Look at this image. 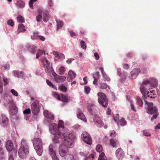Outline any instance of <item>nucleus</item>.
<instances>
[{
	"label": "nucleus",
	"instance_id": "obj_28",
	"mask_svg": "<svg viewBox=\"0 0 160 160\" xmlns=\"http://www.w3.org/2000/svg\"><path fill=\"white\" fill-rule=\"evenodd\" d=\"M99 70L101 71L104 80L107 81H110V78L106 75L103 70V68L101 67H100L99 68Z\"/></svg>",
	"mask_w": 160,
	"mask_h": 160
},
{
	"label": "nucleus",
	"instance_id": "obj_2",
	"mask_svg": "<svg viewBox=\"0 0 160 160\" xmlns=\"http://www.w3.org/2000/svg\"><path fill=\"white\" fill-rule=\"evenodd\" d=\"M75 138V136L74 134L70 133L68 135V137H65L63 138L58 150L61 156L64 158L68 154V148H72L74 146V140Z\"/></svg>",
	"mask_w": 160,
	"mask_h": 160
},
{
	"label": "nucleus",
	"instance_id": "obj_63",
	"mask_svg": "<svg viewBox=\"0 0 160 160\" xmlns=\"http://www.w3.org/2000/svg\"><path fill=\"white\" fill-rule=\"evenodd\" d=\"M2 67H3L4 69L6 70H8L10 68L9 65L8 64L3 65L2 66Z\"/></svg>",
	"mask_w": 160,
	"mask_h": 160
},
{
	"label": "nucleus",
	"instance_id": "obj_54",
	"mask_svg": "<svg viewBox=\"0 0 160 160\" xmlns=\"http://www.w3.org/2000/svg\"><path fill=\"white\" fill-rule=\"evenodd\" d=\"M91 90L90 88L87 86H85L84 87V91L86 94H88Z\"/></svg>",
	"mask_w": 160,
	"mask_h": 160
},
{
	"label": "nucleus",
	"instance_id": "obj_56",
	"mask_svg": "<svg viewBox=\"0 0 160 160\" xmlns=\"http://www.w3.org/2000/svg\"><path fill=\"white\" fill-rule=\"evenodd\" d=\"M37 0H30L29 2V7L32 9L33 8V2L37 1Z\"/></svg>",
	"mask_w": 160,
	"mask_h": 160
},
{
	"label": "nucleus",
	"instance_id": "obj_22",
	"mask_svg": "<svg viewBox=\"0 0 160 160\" xmlns=\"http://www.w3.org/2000/svg\"><path fill=\"white\" fill-rule=\"evenodd\" d=\"M12 74L14 77L18 78H20L21 77L23 78L25 75V73L23 72H20L18 71H13L12 72Z\"/></svg>",
	"mask_w": 160,
	"mask_h": 160
},
{
	"label": "nucleus",
	"instance_id": "obj_25",
	"mask_svg": "<svg viewBox=\"0 0 160 160\" xmlns=\"http://www.w3.org/2000/svg\"><path fill=\"white\" fill-rule=\"evenodd\" d=\"M43 114L47 119H48L50 120H52L54 119L53 115L47 110L44 111Z\"/></svg>",
	"mask_w": 160,
	"mask_h": 160
},
{
	"label": "nucleus",
	"instance_id": "obj_60",
	"mask_svg": "<svg viewBox=\"0 0 160 160\" xmlns=\"http://www.w3.org/2000/svg\"><path fill=\"white\" fill-rule=\"evenodd\" d=\"M8 24L12 27L13 26L14 22L13 21L12 19L8 20L7 22Z\"/></svg>",
	"mask_w": 160,
	"mask_h": 160
},
{
	"label": "nucleus",
	"instance_id": "obj_20",
	"mask_svg": "<svg viewBox=\"0 0 160 160\" xmlns=\"http://www.w3.org/2000/svg\"><path fill=\"white\" fill-rule=\"evenodd\" d=\"M76 76V73L72 70H69L67 77V80L71 82Z\"/></svg>",
	"mask_w": 160,
	"mask_h": 160
},
{
	"label": "nucleus",
	"instance_id": "obj_44",
	"mask_svg": "<svg viewBox=\"0 0 160 160\" xmlns=\"http://www.w3.org/2000/svg\"><path fill=\"white\" fill-rule=\"evenodd\" d=\"M46 82L47 84L50 87L52 88H54L55 89H57V87L56 86H54L53 84L52 83V82L49 80H47Z\"/></svg>",
	"mask_w": 160,
	"mask_h": 160
},
{
	"label": "nucleus",
	"instance_id": "obj_34",
	"mask_svg": "<svg viewBox=\"0 0 160 160\" xmlns=\"http://www.w3.org/2000/svg\"><path fill=\"white\" fill-rule=\"evenodd\" d=\"M18 32L17 34L20 32H23L26 31V29L25 28L24 26L22 24H20L18 25Z\"/></svg>",
	"mask_w": 160,
	"mask_h": 160
},
{
	"label": "nucleus",
	"instance_id": "obj_48",
	"mask_svg": "<svg viewBox=\"0 0 160 160\" xmlns=\"http://www.w3.org/2000/svg\"><path fill=\"white\" fill-rule=\"evenodd\" d=\"M11 93L15 97H18V92L14 89H12L10 91Z\"/></svg>",
	"mask_w": 160,
	"mask_h": 160
},
{
	"label": "nucleus",
	"instance_id": "obj_33",
	"mask_svg": "<svg viewBox=\"0 0 160 160\" xmlns=\"http://www.w3.org/2000/svg\"><path fill=\"white\" fill-rule=\"evenodd\" d=\"M38 15L36 17V20L38 22H39L42 18V9H39L38 10Z\"/></svg>",
	"mask_w": 160,
	"mask_h": 160
},
{
	"label": "nucleus",
	"instance_id": "obj_50",
	"mask_svg": "<svg viewBox=\"0 0 160 160\" xmlns=\"http://www.w3.org/2000/svg\"><path fill=\"white\" fill-rule=\"evenodd\" d=\"M81 47L83 49L86 50V46L85 42L83 41H81L80 42Z\"/></svg>",
	"mask_w": 160,
	"mask_h": 160
},
{
	"label": "nucleus",
	"instance_id": "obj_1",
	"mask_svg": "<svg viewBox=\"0 0 160 160\" xmlns=\"http://www.w3.org/2000/svg\"><path fill=\"white\" fill-rule=\"evenodd\" d=\"M158 85V81L155 78L152 77L144 79L140 87V91L142 94V96L151 98H155V97L150 96L149 95V91L148 90L152 87L156 88Z\"/></svg>",
	"mask_w": 160,
	"mask_h": 160
},
{
	"label": "nucleus",
	"instance_id": "obj_30",
	"mask_svg": "<svg viewBox=\"0 0 160 160\" xmlns=\"http://www.w3.org/2000/svg\"><path fill=\"white\" fill-rule=\"evenodd\" d=\"M110 145L113 147H116L119 145L118 141L113 139H111L110 140Z\"/></svg>",
	"mask_w": 160,
	"mask_h": 160
},
{
	"label": "nucleus",
	"instance_id": "obj_43",
	"mask_svg": "<svg viewBox=\"0 0 160 160\" xmlns=\"http://www.w3.org/2000/svg\"><path fill=\"white\" fill-rule=\"evenodd\" d=\"M17 20L18 22H24V18L21 15H19L17 17Z\"/></svg>",
	"mask_w": 160,
	"mask_h": 160
},
{
	"label": "nucleus",
	"instance_id": "obj_18",
	"mask_svg": "<svg viewBox=\"0 0 160 160\" xmlns=\"http://www.w3.org/2000/svg\"><path fill=\"white\" fill-rule=\"evenodd\" d=\"M116 155L118 160H121L123 158L124 154L122 150L120 148L118 149L116 151Z\"/></svg>",
	"mask_w": 160,
	"mask_h": 160
},
{
	"label": "nucleus",
	"instance_id": "obj_9",
	"mask_svg": "<svg viewBox=\"0 0 160 160\" xmlns=\"http://www.w3.org/2000/svg\"><path fill=\"white\" fill-rule=\"evenodd\" d=\"M49 154L52 160H59L56 155V147L54 144H51L49 147Z\"/></svg>",
	"mask_w": 160,
	"mask_h": 160
},
{
	"label": "nucleus",
	"instance_id": "obj_5",
	"mask_svg": "<svg viewBox=\"0 0 160 160\" xmlns=\"http://www.w3.org/2000/svg\"><path fill=\"white\" fill-rule=\"evenodd\" d=\"M41 104L38 101L36 100L31 104V108L32 114L34 115H37L38 114L40 110Z\"/></svg>",
	"mask_w": 160,
	"mask_h": 160
},
{
	"label": "nucleus",
	"instance_id": "obj_61",
	"mask_svg": "<svg viewBox=\"0 0 160 160\" xmlns=\"http://www.w3.org/2000/svg\"><path fill=\"white\" fill-rule=\"evenodd\" d=\"M143 134L145 136H151V134L149 132H148L147 130H144L143 132Z\"/></svg>",
	"mask_w": 160,
	"mask_h": 160
},
{
	"label": "nucleus",
	"instance_id": "obj_55",
	"mask_svg": "<svg viewBox=\"0 0 160 160\" xmlns=\"http://www.w3.org/2000/svg\"><path fill=\"white\" fill-rule=\"evenodd\" d=\"M59 89L60 90H61L64 92H66L67 90V88L63 85H61L59 87Z\"/></svg>",
	"mask_w": 160,
	"mask_h": 160
},
{
	"label": "nucleus",
	"instance_id": "obj_24",
	"mask_svg": "<svg viewBox=\"0 0 160 160\" xmlns=\"http://www.w3.org/2000/svg\"><path fill=\"white\" fill-rule=\"evenodd\" d=\"M20 148L25 149L29 150L28 144L27 140L24 138L21 139V147Z\"/></svg>",
	"mask_w": 160,
	"mask_h": 160
},
{
	"label": "nucleus",
	"instance_id": "obj_7",
	"mask_svg": "<svg viewBox=\"0 0 160 160\" xmlns=\"http://www.w3.org/2000/svg\"><path fill=\"white\" fill-rule=\"evenodd\" d=\"M43 63L45 69V71L48 74H51L54 72L52 68V66L50 62H49L46 58L44 57L43 60Z\"/></svg>",
	"mask_w": 160,
	"mask_h": 160
},
{
	"label": "nucleus",
	"instance_id": "obj_19",
	"mask_svg": "<svg viewBox=\"0 0 160 160\" xmlns=\"http://www.w3.org/2000/svg\"><path fill=\"white\" fill-rule=\"evenodd\" d=\"M34 147L42 146V142L41 139L38 138H35L32 141Z\"/></svg>",
	"mask_w": 160,
	"mask_h": 160
},
{
	"label": "nucleus",
	"instance_id": "obj_31",
	"mask_svg": "<svg viewBox=\"0 0 160 160\" xmlns=\"http://www.w3.org/2000/svg\"><path fill=\"white\" fill-rule=\"evenodd\" d=\"M16 5L18 7L22 9L25 7V3L23 1L19 0L17 2Z\"/></svg>",
	"mask_w": 160,
	"mask_h": 160
},
{
	"label": "nucleus",
	"instance_id": "obj_12",
	"mask_svg": "<svg viewBox=\"0 0 160 160\" xmlns=\"http://www.w3.org/2000/svg\"><path fill=\"white\" fill-rule=\"evenodd\" d=\"M5 145L7 150L8 152L12 151V153L11 154H12V153L14 154H17V151L15 150H13V142L12 141L10 140L6 142Z\"/></svg>",
	"mask_w": 160,
	"mask_h": 160
},
{
	"label": "nucleus",
	"instance_id": "obj_15",
	"mask_svg": "<svg viewBox=\"0 0 160 160\" xmlns=\"http://www.w3.org/2000/svg\"><path fill=\"white\" fill-rule=\"evenodd\" d=\"M3 82L4 86L7 85L9 82V80L5 77H3L2 78L0 77V93L2 94L3 90V87L2 81Z\"/></svg>",
	"mask_w": 160,
	"mask_h": 160
},
{
	"label": "nucleus",
	"instance_id": "obj_23",
	"mask_svg": "<svg viewBox=\"0 0 160 160\" xmlns=\"http://www.w3.org/2000/svg\"><path fill=\"white\" fill-rule=\"evenodd\" d=\"M42 12L43 13V20L44 22H47L49 21L50 18V16L47 11L42 10Z\"/></svg>",
	"mask_w": 160,
	"mask_h": 160
},
{
	"label": "nucleus",
	"instance_id": "obj_13",
	"mask_svg": "<svg viewBox=\"0 0 160 160\" xmlns=\"http://www.w3.org/2000/svg\"><path fill=\"white\" fill-rule=\"evenodd\" d=\"M52 74L54 77L55 81L58 83L63 82L66 79V77L65 76H58L55 72H53Z\"/></svg>",
	"mask_w": 160,
	"mask_h": 160
},
{
	"label": "nucleus",
	"instance_id": "obj_53",
	"mask_svg": "<svg viewBox=\"0 0 160 160\" xmlns=\"http://www.w3.org/2000/svg\"><path fill=\"white\" fill-rule=\"evenodd\" d=\"M2 145L3 143L2 142L0 138V152L2 153V155L3 156V152L2 151ZM4 158V157L2 156L1 157V158Z\"/></svg>",
	"mask_w": 160,
	"mask_h": 160
},
{
	"label": "nucleus",
	"instance_id": "obj_11",
	"mask_svg": "<svg viewBox=\"0 0 160 160\" xmlns=\"http://www.w3.org/2000/svg\"><path fill=\"white\" fill-rule=\"evenodd\" d=\"M82 138L83 141L87 144L91 145L92 140L90 135L86 132H84L82 134Z\"/></svg>",
	"mask_w": 160,
	"mask_h": 160
},
{
	"label": "nucleus",
	"instance_id": "obj_58",
	"mask_svg": "<svg viewBox=\"0 0 160 160\" xmlns=\"http://www.w3.org/2000/svg\"><path fill=\"white\" fill-rule=\"evenodd\" d=\"M117 71L118 75L120 77H122V73L121 69L119 68H118Z\"/></svg>",
	"mask_w": 160,
	"mask_h": 160
},
{
	"label": "nucleus",
	"instance_id": "obj_57",
	"mask_svg": "<svg viewBox=\"0 0 160 160\" xmlns=\"http://www.w3.org/2000/svg\"><path fill=\"white\" fill-rule=\"evenodd\" d=\"M93 106L92 105L89 106L88 105V110L89 112L91 114L93 115V114L92 113V108H93Z\"/></svg>",
	"mask_w": 160,
	"mask_h": 160
},
{
	"label": "nucleus",
	"instance_id": "obj_16",
	"mask_svg": "<svg viewBox=\"0 0 160 160\" xmlns=\"http://www.w3.org/2000/svg\"><path fill=\"white\" fill-rule=\"evenodd\" d=\"M29 153V150L19 148L18 150V156L21 158H23L26 157Z\"/></svg>",
	"mask_w": 160,
	"mask_h": 160
},
{
	"label": "nucleus",
	"instance_id": "obj_52",
	"mask_svg": "<svg viewBox=\"0 0 160 160\" xmlns=\"http://www.w3.org/2000/svg\"><path fill=\"white\" fill-rule=\"evenodd\" d=\"M38 34V32H33V35L31 36V38L32 39H38L39 38V36L36 34Z\"/></svg>",
	"mask_w": 160,
	"mask_h": 160
},
{
	"label": "nucleus",
	"instance_id": "obj_41",
	"mask_svg": "<svg viewBox=\"0 0 160 160\" xmlns=\"http://www.w3.org/2000/svg\"><path fill=\"white\" fill-rule=\"evenodd\" d=\"M100 88L102 89H106L107 90H109V87L106 83H102L100 84Z\"/></svg>",
	"mask_w": 160,
	"mask_h": 160
},
{
	"label": "nucleus",
	"instance_id": "obj_37",
	"mask_svg": "<svg viewBox=\"0 0 160 160\" xmlns=\"http://www.w3.org/2000/svg\"><path fill=\"white\" fill-rule=\"evenodd\" d=\"M63 160H75L73 156L71 154H68L63 159Z\"/></svg>",
	"mask_w": 160,
	"mask_h": 160
},
{
	"label": "nucleus",
	"instance_id": "obj_62",
	"mask_svg": "<svg viewBox=\"0 0 160 160\" xmlns=\"http://www.w3.org/2000/svg\"><path fill=\"white\" fill-rule=\"evenodd\" d=\"M58 57L61 59H64L65 58V56L62 53H59Z\"/></svg>",
	"mask_w": 160,
	"mask_h": 160
},
{
	"label": "nucleus",
	"instance_id": "obj_36",
	"mask_svg": "<svg viewBox=\"0 0 160 160\" xmlns=\"http://www.w3.org/2000/svg\"><path fill=\"white\" fill-rule=\"evenodd\" d=\"M138 106L142 107L143 106V101L142 99L139 97H137L136 98Z\"/></svg>",
	"mask_w": 160,
	"mask_h": 160
},
{
	"label": "nucleus",
	"instance_id": "obj_64",
	"mask_svg": "<svg viewBox=\"0 0 160 160\" xmlns=\"http://www.w3.org/2000/svg\"><path fill=\"white\" fill-rule=\"evenodd\" d=\"M59 53H58V52L56 51H53L52 52V54L56 58L58 57Z\"/></svg>",
	"mask_w": 160,
	"mask_h": 160
},
{
	"label": "nucleus",
	"instance_id": "obj_6",
	"mask_svg": "<svg viewBox=\"0 0 160 160\" xmlns=\"http://www.w3.org/2000/svg\"><path fill=\"white\" fill-rule=\"evenodd\" d=\"M59 130L61 131V132L63 134V138L65 137H68V129L65 127L64 126V122L61 120H59L58 122V125Z\"/></svg>",
	"mask_w": 160,
	"mask_h": 160
},
{
	"label": "nucleus",
	"instance_id": "obj_46",
	"mask_svg": "<svg viewBox=\"0 0 160 160\" xmlns=\"http://www.w3.org/2000/svg\"><path fill=\"white\" fill-rule=\"evenodd\" d=\"M43 53V52L41 50L39 49L37 51L36 54V58L38 59L40 56Z\"/></svg>",
	"mask_w": 160,
	"mask_h": 160
},
{
	"label": "nucleus",
	"instance_id": "obj_38",
	"mask_svg": "<svg viewBox=\"0 0 160 160\" xmlns=\"http://www.w3.org/2000/svg\"><path fill=\"white\" fill-rule=\"evenodd\" d=\"M127 122L125 121V119L123 118H122L118 122V125H120L122 126H124L126 124Z\"/></svg>",
	"mask_w": 160,
	"mask_h": 160
},
{
	"label": "nucleus",
	"instance_id": "obj_26",
	"mask_svg": "<svg viewBox=\"0 0 160 160\" xmlns=\"http://www.w3.org/2000/svg\"><path fill=\"white\" fill-rule=\"evenodd\" d=\"M28 50L31 53H34L37 50V48L35 45L29 44L27 46Z\"/></svg>",
	"mask_w": 160,
	"mask_h": 160
},
{
	"label": "nucleus",
	"instance_id": "obj_10",
	"mask_svg": "<svg viewBox=\"0 0 160 160\" xmlns=\"http://www.w3.org/2000/svg\"><path fill=\"white\" fill-rule=\"evenodd\" d=\"M8 105L10 114L12 115L16 114L18 112V109L12 99L9 101Z\"/></svg>",
	"mask_w": 160,
	"mask_h": 160
},
{
	"label": "nucleus",
	"instance_id": "obj_59",
	"mask_svg": "<svg viewBox=\"0 0 160 160\" xmlns=\"http://www.w3.org/2000/svg\"><path fill=\"white\" fill-rule=\"evenodd\" d=\"M73 58H70L66 61V62L68 64H70L72 63V62L74 60Z\"/></svg>",
	"mask_w": 160,
	"mask_h": 160
},
{
	"label": "nucleus",
	"instance_id": "obj_27",
	"mask_svg": "<svg viewBox=\"0 0 160 160\" xmlns=\"http://www.w3.org/2000/svg\"><path fill=\"white\" fill-rule=\"evenodd\" d=\"M77 117L78 118L83 121L85 122H86L87 120L83 114L79 110L77 112Z\"/></svg>",
	"mask_w": 160,
	"mask_h": 160
},
{
	"label": "nucleus",
	"instance_id": "obj_45",
	"mask_svg": "<svg viewBox=\"0 0 160 160\" xmlns=\"http://www.w3.org/2000/svg\"><path fill=\"white\" fill-rule=\"evenodd\" d=\"M31 112V110L29 108L26 109L23 111V113L24 116H26L28 114H30Z\"/></svg>",
	"mask_w": 160,
	"mask_h": 160
},
{
	"label": "nucleus",
	"instance_id": "obj_40",
	"mask_svg": "<svg viewBox=\"0 0 160 160\" xmlns=\"http://www.w3.org/2000/svg\"><path fill=\"white\" fill-rule=\"evenodd\" d=\"M127 100L130 103V106L131 109L133 111H136V109L134 107V103L130 99H127Z\"/></svg>",
	"mask_w": 160,
	"mask_h": 160
},
{
	"label": "nucleus",
	"instance_id": "obj_17",
	"mask_svg": "<svg viewBox=\"0 0 160 160\" xmlns=\"http://www.w3.org/2000/svg\"><path fill=\"white\" fill-rule=\"evenodd\" d=\"M140 70L139 69L135 68L132 70L130 72L129 77L132 80L135 79L138 75Z\"/></svg>",
	"mask_w": 160,
	"mask_h": 160
},
{
	"label": "nucleus",
	"instance_id": "obj_21",
	"mask_svg": "<svg viewBox=\"0 0 160 160\" xmlns=\"http://www.w3.org/2000/svg\"><path fill=\"white\" fill-rule=\"evenodd\" d=\"M8 119L4 115H1L0 117V124L3 127L6 126L8 123Z\"/></svg>",
	"mask_w": 160,
	"mask_h": 160
},
{
	"label": "nucleus",
	"instance_id": "obj_35",
	"mask_svg": "<svg viewBox=\"0 0 160 160\" xmlns=\"http://www.w3.org/2000/svg\"><path fill=\"white\" fill-rule=\"evenodd\" d=\"M56 22L57 23V30H58L62 27L63 25V23L62 21L59 20H56Z\"/></svg>",
	"mask_w": 160,
	"mask_h": 160
},
{
	"label": "nucleus",
	"instance_id": "obj_8",
	"mask_svg": "<svg viewBox=\"0 0 160 160\" xmlns=\"http://www.w3.org/2000/svg\"><path fill=\"white\" fill-rule=\"evenodd\" d=\"M98 100L100 104L104 107H106L108 104V100L106 95L102 92L98 94Z\"/></svg>",
	"mask_w": 160,
	"mask_h": 160
},
{
	"label": "nucleus",
	"instance_id": "obj_39",
	"mask_svg": "<svg viewBox=\"0 0 160 160\" xmlns=\"http://www.w3.org/2000/svg\"><path fill=\"white\" fill-rule=\"evenodd\" d=\"M107 159L105 154L102 152L100 154L98 160H106Z\"/></svg>",
	"mask_w": 160,
	"mask_h": 160
},
{
	"label": "nucleus",
	"instance_id": "obj_14",
	"mask_svg": "<svg viewBox=\"0 0 160 160\" xmlns=\"http://www.w3.org/2000/svg\"><path fill=\"white\" fill-rule=\"evenodd\" d=\"M93 119L94 122L98 127H101L103 125V122L98 115H95Z\"/></svg>",
	"mask_w": 160,
	"mask_h": 160
},
{
	"label": "nucleus",
	"instance_id": "obj_47",
	"mask_svg": "<svg viewBox=\"0 0 160 160\" xmlns=\"http://www.w3.org/2000/svg\"><path fill=\"white\" fill-rule=\"evenodd\" d=\"M96 149L97 152H100L102 151V148L101 145H98L96 146Z\"/></svg>",
	"mask_w": 160,
	"mask_h": 160
},
{
	"label": "nucleus",
	"instance_id": "obj_4",
	"mask_svg": "<svg viewBox=\"0 0 160 160\" xmlns=\"http://www.w3.org/2000/svg\"><path fill=\"white\" fill-rule=\"evenodd\" d=\"M142 96L145 102V108L147 109V112L150 114L153 115L151 118V120L153 121L157 117L158 109L156 107L153 106L152 103H149L147 101L146 99L148 97L147 96Z\"/></svg>",
	"mask_w": 160,
	"mask_h": 160
},
{
	"label": "nucleus",
	"instance_id": "obj_3",
	"mask_svg": "<svg viewBox=\"0 0 160 160\" xmlns=\"http://www.w3.org/2000/svg\"><path fill=\"white\" fill-rule=\"evenodd\" d=\"M49 131L50 133L54 135L52 139L54 143H58L60 141V139L63 138V134L59 130L58 125L54 123H52L48 125Z\"/></svg>",
	"mask_w": 160,
	"mask_h": 160
},
{
	"label": "nucleus",
	"instance_id": "obj_32",
	"mask_svg": "<svg viewBox=\"0 0 160 160\" xmlns=\"http://www.w3.org/2000/svg\"><path fill=\"white\" fill-rule=\"evenodd\" d=\"M60 97V99L59 100H61L63 102L62 104V106H63L65 104L64 103L67 102H68V98L67 96H66L62 94L61 95Z\"/></svg>",
	"mask_w": 160,
	"mask_h": 160
},
{
	"label": "nucleus",
	"instance_id": "obj_29",
	"mask_svg": "<svg viewBox=\"0 0 160 160\" xmlns=\"http://www.w3.org/2000/svg\"><path fill=\"white\" fill-rule=\"evenodd\" d=\"M34 148L38 155L40 156L42 155L43 152L42 146L37 147L36 146Z\"/></svg>",
	"mask_w": 160,
	"mask_h": 160
},
{
	"label": "nucleus",
	"instance_id": "obj_49",
	"mask_svg": "<svg viewBox=\"0 0 160 160\" xmlns=\"http://www.w3.org/2000/svg\"><path fill=\"white\" fill-rule=\"evenodd\" d=\"M93 78L96 79H98L99 78V72H96L95 73L93 74Z\"/></svg>",
	"mask_w": 160,
	"mask_h": 160
},
{
	"label": "nucleus",
	"instance_id": "obj_51",
	"mask_svg": "<svg viewBox=\"0 0 160 160\" xmlns=\"http://www.w3.org/2000/svg\"><path fill=\"white\" fill-rule=\"evenodd\" d=\"M53 96L56 98L58 100L60 99V96L61 95H58L57 92H53L52 93Z\"/></svg>",
	"mask_w": 160,
	"mask_h": 160
},
{
	"label": "nucleus",
	"instance_id": "obj_42",
	"mask_svg": "<svg viewBox=\"0 0 160 160\" xmlns=\"http://www.w3.org/2000/svg\"><path fill=\"white\" fill-rule=\"evenodd\" d=\"M65 71V68L63 66H61L59 69V73L60 75H62L64 73Z\"/></svg>",
	"mask_w": 160,
	"mask_h": 160
}]
</instances>
